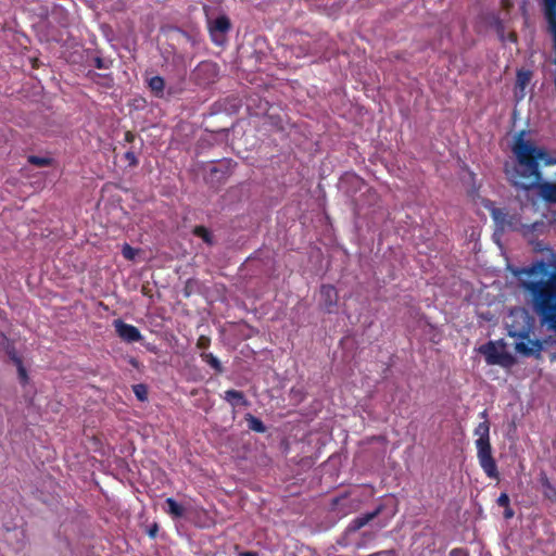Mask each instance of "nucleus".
Here are the masks:
<instances>
[{
	"label": "nucleus",
	"mask_w": 556,
	"mask_h": 556,
	"mask_svg": "<svg viewBox=\"0 0 556 556\" xmlns=\"http://www.w3.org/2000/svg\"><path fill=\"white\" fill-rule=\"evenodd\" d=\"M516 163H505L504 172L508 181L522 190L538 189L542 198L556 203V184L542 181L541 164L548 166L555 164L548 152L532 141L517 138L513 147Z\"/></svg>",
	"instance_id": "nucleus-1"
},
{
	"label": "nucleus",
	"mask_w": 556,
	"mask_h": 556,
	"mask_svg": "<svg viewBox=\"0 0 556 556\" xmlns=\"http://www.w3.org/2000/svg\"><path fill=\"white\" fill-rule=\"evenodd\" d=\"M480 416L484 419L475 428V435L478 437L476 440L477 457L479 465L491 479L498 480L500 472L497 470L496 462L492 455V445L490 442V424L486 419L488 413L483 410Z\"/></svg>",
	"instance_id": "nucleus-2"
},
{
	"label": "nucleus",
	"mask_w": 556,
	"mask_h": 556,
	"mask_svg": "<svg viewBox=\"0 0 556 556\" xmlns=\"http://www.w3.org/2000/svg\"><path fill=\"white\" fill-rule=\"evenodd\" d=\"M484 207L490 212L496 227L501 231H518L521 230L523 224L517 213H510L506 208L496 207L494 202L488 200Z\"/></svg>",
	"instance_id": "nucleus-3"
},
{
	"label": "nucleus",
	"mask_w": 556,
	"mask_h": 556,
	"mask_svg": "<svg viewBox=\"0 0 556 556\" xmlns=\"http://www.w3.org/2000/svg\"><path fill=\"white\" fill-rule=\"evenodd\" d=\"M479 351L484 355L485 362L489 365L510 367L515 363L513 355L506 352L503 348L498 349L493 341L480 346Z\"/></svg>",
	"instance_id": "nucleus-4"
},
{
	"label": "nucleus",
	"mask_w": 556,
	"mask_h": 556,
	"mask_svg": "<svg viewBox=\"0 0 556 556\" xmlns=\"http://www.w3.org/2000/svg\"><path fill=\"white\" fill-rule=\"evenodd\" d=\"M339 302V293L332 285H321L319 289V307L327 314L336 312Z\"/></svg>",
	"instance_id": "nucleus-5"
},
{
	"label": "nucleus",
	"mask_w": 556,
	"mask_h": 556,
	"mask_svg": "<svg viewBox=\"0 0 556 556\" xmlns=\"http://www.w3.org/2000/svg\"><path fill=\"white\" fill-rule=\"evenodd\" d=\"M117 336L127 343L139 342L142 339L141 332L134 325L127 324L122 319L113 323Z\"/></svg>",
	"instance_id": "nucleus-6"
},
{
	"label": "nucleus",
	"mask_w": 556,
	"mask_h": 556,
	"mask_svg": "<svg viewBox=\"0 0 556 556\" xmlns=\"http://www.w3.org/2000/svg\"><path fill=\"white\" fill-rule=\"evenodd\" d=\"M518 336L522 341L516 343V351L525 356H538L542 350L541 342L530 339L528 332H521Z\"/></svg>",
	"instance_id": "nucleus-7"
},
{
	"label": "nucleus",
	"mask_w": 556,
	"mask_h": 556,
	"mask_svg": "<svg viewBox=\"0 0 556 556\" xmlns=\"http://www.w3.org/2000/svg\"><path fill=\"white\" fill-rule=\"evenodd\" d=\"M384 510V505L379 504L372 511L363 514L353 520L346 527V533H354L357 532L359 529L368 525L370 521H372L375 518H377L382 511Z\"/></svg>",
	"instance_id": "nucleus-8"
},
{
	"label": "nucleus",
	"mask_w": 556,
	"mask_h": 556,
	"mask_svg": "<svg viewBox=\"0 0 556 556\" xmlns=\"http://www.w3.org/2000/svg\"><path fill=\"white\" fill-rule=\"evenodd\" d=\"M532 72L529 70H519L516 75V97L522 99L525 97V89L530 84Z\"/></svg>",
	"instance_id": "nucleus-9"
},
{
	"label": "nucleus",
	"mask_w": 556,
	"mask_h": 556,
	"mask_svg": "<svg viewBox=\"0 0 556 556\" xmlns=\"http://www.w3.org/2000/svg\"><path fill=\"white\" fill-rule=\"evenodd\" d=\"M224 400L227 401L232 407L249 406L250 402L247 400L242 391L230 389L225 391Z\"/></svg>",
	"instance_id": "nucleus-10"
},
{
	"label": "nucleus",
	"mask_w": 556,
	"mask_h": 556,
	"mask_svg": "<svg viewBox=\"0 0 556 556\" xmlns=\"http://www.w3.org/2000/svg\"><path fill=\"white\" fill-rule=\"evenodd\" d=\"M192 235L202 239L205 244L213 247L216 243L213 232L203 225L194 226Z\"/></svg>",
	"instance_id": "nucleus-11"
},
{
	"label": "nucleus",
	"mask_w": 556,
	"mask_h": 556,
	"mask_svg": "<svg viewBox=\"0 0 556 556\" xmlns=\"http://www.w3.org/2000/svg\"><path fill=\"white\" fill-rule=\"evenodd\" d=\"M244 419L248 424V428L251 431H254L256 433H264L266 431V426L264 425V422L260 418L252 415L251 413H247L244 415Z\"/></svg>",
	"instance_id": "nucleus-12"
},
{
	"label": "nucleus",
	"mask_w": 556,
	"mask_h": 556,
	"mask_svg": "<svg viewBox=\"0 0 556 556\" xmlns=\"http://www.w3.org/2000/svg\"><path fill=\"white\" fill-rule=\"evenodd\" d=\"M167 509L165 510L173 518H181L185 515V508L178 504L173 497H167L165 501Z\"/></svg>",
	"instance_id": "nucleus-13"
},
{
	"label": "nucleus",
	"mask_w": 556,
	"mask_h": 556,
	"mask_svg": "<svg viewBox=\"0 0 556 556\" xmlns=\"http://www.w3.org/2000/svg\"><path fill=\"white\" fill-rule=\"evenodd\" d=\"M230 27H231V24H230L229 18L226 15H220L215 18V21L211 27V31L212 33L218 31L220 34H225L230 29Z\"/></svg>",
	"instance_id": "nucleus-14"
},
{
	"label": "nucleus",
	"mask_w": 556,
	"mask_h": 556,
	"mask_svg": "<svg viewBox=\"0 0 556 556\" xmlns=\"http://www.w3.org/2000/svg\"><path fill=\"white\" fill-rule=\"evenodd\" d=\"M200 357L204 363H206L210 367H212L217 374H222L224 371V367H223L222 363L212 353L202 352L200 354Z\"/></svg>",
	"instance_id": "nucleus-15"
},
{
	"label": "nucleus",
	"mask_w": 556,
	"mask_h": 556,
	"mask_svg": "<svg viewBox=\"0 0 556 556\" xmlns=\"http://www.w3.org/2000/svg\"><path fill=\"white\" fill-rule=\"evenodd\" d=\"M149 87L156 96H161L165 88V80L161 76H153L149 79Z\"/></svg>",
	"instance_id": "nucleus-16"
},
{
	"label": "nucleus",
	"mask_w": 556,
	"mask_h": 556,
	"mask_svg": "<svg viewBox=\"0 0 556 556\" xmlns=\"http://www.w3.org/2000/svg\"><path fill=\"white\" fill-rule=\"evenodd\" d=\"M27 162L37 167H46L53 164V159L47 156L29 155Z\"/></svg>",
	"instance_id": "nucleus-17"
},
{
	"label": "nucleus",
	"mask_w": 556,
	"mask_h": 556,
	"mask_svg": "<svg viewBox=\"0 0 556 556\" xmlns=\"http://www.w3.org/2000/svg\"><path fill=\"white\" fill-rule=\"evenodd\" d=\"M12 361L13 363L16 365L17 367V371H18V377H20V380L23 384H25L28 380V375H27V371L23 365V362H22V358L20 356H14L12 357Z\"/></svg>",
	"instance_id": "nucleus-18"
},
{
	"label": "nucleus",
	"mask_w": 556,
	"mask_h": 556,
	"mask_svg": "<svg viewBox=\"0 0 556 556\" xmlns=\"http://www.w3.org/2000/svg\"><path fill=\"white\" fill-rule=\"evenodd\" d=\"M132 390H134V393L136 395V397L143 402V401H147L148 399V390H147V387L144 384H135L132 387Z\"/></svg>",
	"instance_id": "nucleus-19"
},
{
	"label": "nucleus",
	"mask_w": 556,
	"mask_h": 556,
	"mask_svg": "<svg viewBox=\"0 0 556 556\" xmlns=\"http://www.w3.org/2000/svg\"><path fill=\"white\" fill-rule=\"evenodd\" d=\"M197 71L200 73V72H205V73H210V74H213L215 75L216 74V65L213 64V63H210V62H203L201 63Z\"/></svg>",
	"instance_id": "nucleus-20"
},
{
	"label": "nucleus",
	"mask_w": 556,
	"mask_h": 556,
	"mask_svg": "<svg viewBox=\"0 0 556 556\" xmlns=\"http://www.w3.org/2000/svg\"><path fill=\"white\" fill-rule=\"evenodd\" d=\"M124 159L128 162L129 167H136L139 164V160L136 156L135 152L129 150L125 152Z\"/></svg>",
	"instance_id": "nucleus-21"
},
{
	"label": "nucleus",
	"mask_w": 556,
	"mask_h": 556,
	"mask_svg": "<svg viewBox=\"0 0 556 556\" xmlns=\"http://www.w3.org/2000/svg\"><path fill=\"white\" fill-rule=\"evenodd\" d=\"M122 254H123V256H124L126 260L131 261V260H134V258H135V256H136V254H137V251H136L134 248H131L129 244L125 243V244L123 245V249H122Z\"/></svg>",
	"instance_id": "nucleus-22"
},
{
	"label": "nucleus",
	"mask_w": 556,
	"mask_h": 556,
	"mask_svg": "<svg viewBox=\"0 0 556 556\" xmlns=\"http://www.w3.org/2000/svg\"><path fill=\"white\" fill-rule=\"evenodd\" d=\"M229 166H230V161H225V162H222L219 164V166H213L210 172H211V174H216L218 172L226 174L229 169Z\"/></svg>",
	"instance_id": "nucleus-23"
},
{
	"label": "nucleus",
	"mask_w": 556,
	"mask_h": 556,
	"mask_svg": "<svg viewBox=\"0 0 556 556\" xmlns=\"http://www.w3.org/2000/svg\"><path fill=\"white\" fill-rule=\"evenodd\" d=\"M93 65L96 68H99V70H106L110 67L111 65V62H108L105 61L104 59L100 58V56H97L94 58L93 60Z\"/></svg>",
	"instance_id": "nucleus-24"
},
{
	"label": "nucleus",
	"mask_w": 556,
	"mask_h": 556,
	"mask_svg": "<svg viewBox=\"0 0 556 556\" xmlns=\"http://www.w3.org/2000/svg\"><path fill=\"white\" fill-rule=\"evenodd\" d=\"M211 344V340L206 336H200L197 341V348L201 350H206Z\"/></svg>",
	"instance_id": "nucleus-25"
},
{
	"label": "nucleus",
	"mask_w": 556,
	"mask_h": 556,
	"mask_svg": "<svg viewBox=\"0 0 556 556\" xmlns=\"http://www.w3.org/2000/svg\"><path fill=\"white\" fill-rule=\"evenodd\" d=\"M496 502L498 506L504 508L510 504V500L507 493H501Z\"/></svg>",
	"instance_id": "nucleus-26"
},
{
	"label": "nucleus",
	"mask_w": 556,
	"mask_h": 556,
	"mask_svg": "<svg viewBox=\"0 0 556 556\" xmlns=\"http://www.w3.org/2000/svg\"><path fill=\"white\" fill-rule=\"evenodd\" d=\"M448 555L450 556H469V553L465 548L457 547V548L451 549Z\"/></svg>",
	"instance_id": "nucleus-27"
},
{
	"label": "nucleus",
	"mask_w": 556,
	"mask_h": 556,
	"mask_svg": "<svg viewBox=\"0 0 556 556\" xmlns=\"http://www.w3.org/2000/svg\"><path fill=\"white\" fill-rule=\"evenodd\" d=\"M157 531H159V525H157L156 522H154V523H152V525L149 527V529H148L147 533H148V535H149L151 539H155V538H156V535H157Z\"/></svg>",
	"instance_id": "nucleus-28"
},
{
	"label": "nucleus",
	"mask_w": 556,
	"mask_h": 556,
	"mask_svg": "<svg viewBox=\"0 0 556 556\" xmlns=\"http://www.w3.org/2000/svg\"><path fill=\"white\" fill-rule=\"evenodd\" d=\"M135 138H136V136H135V134L132 131L127 130L125 132V136H124L125 142L132 143L135 141Z\"/></svg>",
	"instance_id": "nucleus-29"
},
{
	"label": "nucleus",
	"mask_w": 556,
	"mask_h": 556,
	"mask_svg": "<svg viewBox=\"0 0 556 556\" xmlns=\"http://www.w3.org/2000/svg\"><path fill=\"white\" fill-rule=\"evenodd\" d=\"M514 516V510L510 508V506L505 507L504 510V517L505 519H510Z\"/></svg>",
	"instance_id": "nucleus-30"
},
{
	"label": "nucleus",
	"mask_w": 556,
	"mask_h": 556,
	"mask_svg": "<svg viewBox=\"0 0 556 556\" xmlns=\"http://www.w3.org/2000/svg\"><path fill=\"white\" fill-rule=\"evenodd\" d=\"M238 556H258V553L253 551H247L239 553Z\"/></svg>",
	"instance_id": "nucleus-31"
},
{
	"label": "nucleus",
	"mask_w": 556,
	"mask_h": 556,
	"mask_svg": "<svg viewBox=\"0 0 556 556\" xmlns=\"http://www.w3.org/2000/svg\"><path fill=\"white\" fill-rule=\"evenodd\" d=\"M88 76L93 78L94 76H100L99 74L94 73V72H89L88 73Z\"/></svg>",
	"instance_id": "nucleus-32"
},
{
	"label": "nucleus",
	"mask_w": 556,
	"mask_h": 556,
	"mask_svg": "<svg viewBox=\"0 0 556 556\" xmlns=\"http://www.w3.org/2000/svg\"><path fill=\"white\" fill-rule=\"evenodd\" d=\"M9 355H10V358H11V359H12V357L17 356L14 350H13V351H10V352H9Z\"/></svg>",
	"instance_id": "nucleus-33"
},
{
	"label": "nucleus",
	"mask_w": 556,
	"mask_h": 556,
	"mask_svg": "<svg viewBox=\"0 0 556 556\" xmlns=\"http://www.w3.org/2000/svg\"><path fill=\"white\" fill-rule=\"evenodd\" d=\"M543 13L545 14V0H542Z\"/></svg>",
	"instance_id": "nucleus-34"
},
{
	"label": "nucleus",
	"mask_w": 556,
	"mask_h": 556,
	"mask_svg": "<svg viewBox=\"0 0 556 556\" xmlns=\"http://www.w3.org/2000/svg\"><path fill=\"white\" fill-rule=\"evenodd\" d=\"M510 40H516V35H511Z\"/></svg>",
	"instance_id": "nucleus-35"
}]
</instances>
